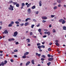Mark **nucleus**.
Segmentation results:
<instances>
[{
	"label": "nucleus",
	"instance_id": "f257e3e1",
	"mask_svg": "<svg viewBox=\"0 0 66 66\" xmlns=\"http://www.w3.org/2000/svg\"><path fill=\"white\" fill-rule=\"evenodd\" d=\"M59 22H62V24H64V23L66 22V21L63 19H60L59 20Z\"/></svg>",
	"mask_w": 66,
	"mask_h": 66
},
{
	"label": "nucleus",
	"instance_id": "f03ea898",
	"mask_svg": "<svg viewBox=\"0 0 66 66\" xmlns=\"http://www.w3.org/2000/svg\"><path fill=\"white\" fill-rule=\"evenodd\" d=\"M10 7L8 8V9L9 10H11V11H13L14 10L13 8L14 7L13 6H12V5H10Z\"/></svg>",
	"mask_w": 66,
	"mask_h": 66
},
{
	"label": "nucleus",
	"instance_id": "7ed1b4c3",
	"mask_svg": "<svg viewBox=\"0 0 66 66\" xmlns=\"http://www.w3.org/2000/svg\"><path fill=\"white\" fill-rule=\"evenodd\" d=\"M17 34H18V32L17 31H15L14 32L13 36L14 37H16L17 35Z\"/></svg>",
	"mask_w": 66,
	"mask_h": 66
},
{
	"label": "nucleus",
	"instance_id": "20e7f679",
	"mask_svg": "<svg viewBox=\"0 0 66 66\" xmlns=\"http://www.w3.org/2000/svg\"><path fill=\"white\" fill-rule=\"evenodd\" d=\"M44 33L45 34H47L48 36H49V35H50L51 34L50 32V31H45L44 32Z\"/></svg>",
	"mask_w": 66,
	"mask_h": 66
},
{
	"label": "nucleus",
	"instance_id": "39448f33",
	"mask_svg": "<svg viewBox=\"0 0 66 66\" xmlns=\"http://www.w3.org/2000/svg\"><path fill=\"white\" fill-rule=\"evenodd\" d=\"M4 62V63H3V62H2V66H4V65L6 64L7 63V61L6 60H5Z\"/></svg>",
	"mask_w": 66,
	"mask_h": 66
},
{
	"label": "nucleus",
	"instance_id": "423d86ee",
	"mask_svg": "<svg viewBox=\"0 0 66 66\" xmlns=\"http://www.w3.org/2000/svg\"><path fill=\"white\" fill-rule=\"evenodd\" d=\"M53 60V58L52 57H51L48 59V61H52Z\"/></svg>",
	"mask_w": 66,
	"mask_h": 66
},
{
	"label": "nucleus",
	"instance_id": "0eeeda50",
	"mask_svg": "<svg viewBox=\"0 0 66 66\" xmlns=\"http://www.w3.org/2000/svg\"><path fill=\"white\" fill-rule=\"evenodd\" d=\"M15 40V39L13 38H12L11 39H8V41L9 42H11V41H13Z\"/></svg>",
	"mask_w": 66,
	"mask_h": 66
},
{
	"label": "nucleus",
	"instance_id": "6e6552de",
	"mask_svg": "<svg viewBox=\"0 0 66 66\" xmlns=\"http://www.w3.org/2000/svg\"><path fill=\"white\" fill-rule=\"evenodd\" d=\"M4 33H5V34H8V31L6 30L4 32H3V34H4Z\"/></svg>",
	"mask_w": 66,
	"mask_h": 66
},
{
	"label": "nucleus",
	"instance_id": "1a4fd4ad",
	"mask_svg": "<svg viewBox=\"0 0 66 66\" xmlns=\"http://www.w3.org/2000/svg\"><path fill=\"white\" fill-rule=\"evenodd\" d=\"M36 55H37V56H38L39 57H40L41 55V54H38L37 53H36Z\"/></svg>",
	"mask_w": 66,
	"mask_h": 66
},
{
	"label": "nucleus",
	"instance_id": "9d476101",
	"mask_svg": "<svg viewBox=\"0 0 66 66\" xmlns=\"http://www.w3.org/2000/svg\"><path fill=\"white\" fill-rule=\"evenodd\" d=\"M42 18L44 20H46L47 19V18L46 16H43L42 17Z\"/></svg>",
	"mask_w": 66,
	"mask_h": 66
},
{
	"label": "nucleus",
	"instance_id": "9b49d317",
	"mask_svg": "<svg viewBox=\"0 0 66 66\" xmlns=\"http://www.w3.org/2000/svg\"><path fill=\"white\" fill-rule=\"evenodd\" d=\"M29 24H30V23H29V22H26L24 24V26H28V25H29Z\"/></svg>",
	"mask_w": 66,
	"mask_h": 66
},
{
	"label": "nucleus",
	"instance_id": "f8f14e48",
	"mask_svg": "<svg viewBox=\"0 0 66 66\" xmlns=\"http://www.w3.org/2000/svg\"><path fill=\"white\" fill-rule=\"evenodd\" d=\"M39 6H41L42 5V1H39Z\"/></svg>",
	"mask_w": 66,
	"mask_h": 66
},
{
	"label": "nucleus",
	"instance_id": "ddd939ff",
	"mask_svg": "<svg viewBox=\"0 0 66 66\" xmlns=\"http://www.w3.org/2000/svg\"><path fill=\"white\" fill-rule=\"evenodd\" d=\"M30 61L27 62L26 64V66H27V65H29V64H30Z\"/></svg>",
	"mask_w": 66,
	"mask_h": 66
},
{
	"label": "nucleus",
	"instance_id": "4468645a",
	"mask_svg": "<svg viewBox=\"0 0 66 66\" xmlns=\"http://www.w3.org/2000/svg\"><path fill=\"white\" fill-rule=\"evenodd\" d=\"M29 53V52H26V53H24V55H28Z\"/></svg>",
	"mask_w": 66,
	"mask_h": 66
},
{
	"label": "nucleus",
	"instance_id": "2eb2a0df",
	"mask_svg": "<svg viewBox=\"0 0 66 66\" xmlns=\"http://www.w3.org/2000/svg\"><path fill=\"white\" fill-rule=\"evenodd\" d=\"M31 63L32 64H34V60L33 59L31 60Z\"/></svg>",
	"mask_w": 66,
	"mask_h": 66
},
{
	"label": "nucleus",
	"instance_id": "dca6fc26",
	"mask_svg": "<svg viewBox=\"0 0 66 66\" xmlns=\"http://www.w3.org/2000/svg\"><path fill=\"white\" fill-rule=\"evenodd\" d=\"M57 2H58L59 3H60L62 2L60 0H57Z\"/></svg>",
	"mask_w": 66,
	"mask_h": 66
},
{
	"label": "nucleus",
	"instance_id": "f3484780",
	"mask_svg": "<svg viewBox=\"0 0 66 66\" xmlns=\"http://www.w3.org/2000/svg\"><path fill=\"white\" fill-rule=\"evenodd\" d=\"M36 7H35V6L34 5L32 7H31V9L32 10H33L34 9H35Z\"/></svg>",
	"mask_w": 66,
	"mask_h": 66
},
{
	"label": "nucleus",
	"instance_id": "a211bd4d",
	"mask_svg": "<svg viewBox=\"0 0 66 66\" xmlns=\"http://www.w3.org/2000/svg\"><path fill=\"white\" fill-rule=\"evenodd\" d=\"M28 12L29 13H31V9H28Z\"/></svg>",
	"mask_w": 66,
	"mask_h": 66
},
{
	"label": "nucleus",
	"instance_id": "6ab92c4d",
	"mask_svg": "<svg viewBox=\"0 0 66 66\" xmlns=\"http://www.w3.org/2000/svg\"><path fill=\"white\" fill-rule=\"evenodd\" d=\"M47 65L48 66H50V65L51 64V62H49L48 63H47Z\"/></svg>",
	"mask_w": 66,
	"mask_h": 66
},
{
	"label": "nucleus",
	"instance_id": "aec40b11",
	"mask_svg": "<svg viewBox=\"0 0 66 66\" xmlns=\"http://www.w3.org/2000/svg\"><path fill=\"white\" fill-rule=\"evenodd\" d=\"M38 48L39 49H40L42 48L41 46H38Z\"/></svg>",
	"mask_w": 66,
	"mask_h": 66
},
{
	"label": "nucleus",
	"instance_id": "412c9836",
	"mask_svg": "<svg viewBox=\"0 0 66 66\" xmlns=\"http://www.w3.org/2000/svg\"><path fill=\"white\" fill-rule=\"evenodd\" d=\"M63 30H66V26H64L63 27Z\"/></svg>",
	"mask_w": 66,
	"mask_h": 66
},
{
	"label": "nucleus",
	"instance_id": "4be33fe9",
	"mask_svg": "<svg viewBox=\"0 0 66 66\" xmlns=\"http://www.w3.org/2000/svg\"><path fill=\"white\" fill-rule=\"evenodd\" d=\"M26 40H28L27 42L28 43H30V39H26Z\"/></svg>",
	"mask_w": 66,
	"mask_h": 66
},
{
	"label": "nucleus",
	"instance_id": "5701e85b",
	"mask_svg": "<svg viewBox=\"0 0 66 66\" xmlns=\"http://www.w3.org/2000/svg\"><path fill=\"white\" fill-rule=\"evenodd\" d=\"M42 57H43V58H46V56L44 55H42L41 56Z\"/></svg>",
	"mask_w": 66,
	"mask_h": 66
},
{
	"label": "nucleus",
	"instance_id": "b1692460",
	"mask_svg": "<svg viewBox=\"0 0 66 66\" xmlns=\"http://www.w3.org/2000/svg\"><path fill=\"white\" fill-rule=\"evenodd\" d=\"M31 3H30L29 4H28L27 6V7H29L30 6V5H31Z\"/></svg>",
	"mask_w": 66,
	"mask_h": 66
},
{
	"label": "nucleus",
	"instance_id": "393cba45",
	"mask_svg": "<svg viewBox=\"0 0 66 66\" xmlns=\"http://www.w3.org/2000/svg\"><path fill=\"white\" fill-rule=\"evenodd\" d=\"M15 23L17 24H19V22H18V21H16L15 22Z\"/></svg>",
	"mask_w": 66,
	"mask_h": 66
},
{
	"label": "nucleus",
	"instance_id": "a878e982",
	"mask_svg": "<svg viewBox=\"0 0 66 66\" xmlns=\"http://www.w3.org/2000/svg\"><path fill=\"white\" fill-rule=\"evenodd\" d=\"M13 3L14 5H16L17 4V2H13Z\"/></svg>",
	"mask_w": 66,
	"mask_h": 66
},
{
	"label": "nucleus",
	"instance_id": "bb28decb",
	"mask_svg": "<svg viewBox=\"0 0 66 66\" xmlns=\"http://www.w3.org/2000/svg\"><path fill=\"white\" fill-rule=\"evenodd\" d=\"M13 2V1H10L8 3H12Z\"/></svg>",
	"mask_w": 66,
	"mask_h": 66
},
{
	"label": "nucleus",
	"instance_id": "cd10ccee",
	"mask_svg": "<svg viewBox=\"0 0 66 66\" xmlns=\"http://www.w3.org/2000/svg\"><path fill=\"white\" fill-rule=\"evenodd\" d=\"M57 8V7L56 6H55L54 7V10H56Z\"/></svg>",
	"mask_w": 66,
	"mask_h": 66
},
{
	"label": "nucleus",
	"instance_id": "c85d7f7f",
	"mask_svg": "<svg viewBox=\"0 0 66 66\" xmlns=\"http://www.w3.org/2000/svg\"><path fill=\"white\" fill-rule=\"evenodd\" d=\"M22 57L23 59H26V55H24L22 56Z\"/></svg>",
	"mask_w": 66,
	"mask_h": 66
},
{
	"label": "nucleus",
	"instance_id": "c756f323",
	"mask_svg": "<svg viewBox=\"0 0 66 66\" xmlns=\"http://www.w3.org/2000/svg\"><path fill=\"white\" fill-rule=\"evenodd\" d=\"M35 25L34 24H32L31 25V28L32 29V28H34V27Z\"/></svg>",
	"mask_w": 66,
	"mask_h": 66
},
{
	"label": "nucleus",
	"instance_id": "7c9ffc66",
	"mask_svg": "<svg viewBox=\"0 0 66 66\" xmlns=\"http://www.w3.org/2000/svg\"><path fill=\"white\" fill-rule=\"evenodd\" d=\"M28 20H30V19L28 18H27V19H26V20H25L26 22H27L28 21Z\"/></svg>",
	"mask_w": 66,
	"mask_h": 66
},
{
	"label": "nucleus",
	"instance_id": "2f4dec72",
	"mask_svg": "<svg viewBox=\"0 0 66 66\" xmlns=\"http://www.w3.org/2000/svg\"><path fill=\"white\" fill-rule=\"evenodd\" d=\"M12 26V25L11 23L9 24L8 25V27H11Z\"/></svg>",
	"mask_w": 66,
	"mask_h": 66
},
{
	"label": "nucleus",
	"instance_id": "473e14b6",
	"mask_svg": "<svg viewBox=\"0 0 66 66\" xmlns=\"http://www.w3.org/2000/svg\"><path fill=\"white\" fill-rule=\"evenodd\" d=\"M41 48H45V47L44 45H42L41 46Z\"/></svg>",
	"mask_w": 66,
	"mask_h": 66
},
{
	"label": "nucleus",
	"instance_id": "72a5a7b5",
	"mask_svg": "<svg viewBox=\"0 0 66 66\" xmlns=\"http://www.w3.org/2000/svg\"><path fill=\"white\" fill-rule=\"evenodd\" d=\"M55 44L57 46H59V45L58 43H55Z\"/></svg>",
	"mask_w": 66,
	"mask_h": 66
},
{
	"label": "nucleus",
	"instance_id": "f704fd0d",
	"mask_svg": "<svg viewBox=\"0 0 66 66\" xmlns=\"http://www.w3.org/2000/svg\"><path fill=\"white\" fill-rule=\"evenodd\" d=\"M48 51H51V49L50 48L48 49Z\"/></svg>",
	"mask_w": 66,
	"mask_h": 66
},
{
	"label": "nucleus",
	"instance_id": "c9c22d12",
	"mask_svg": "<svg viewBox=\"0 0 66 66\" xmlns=\"http://www.w3.org/2000/svg\"><path fill=\"white\" fill-rule=\"evenodd\" d=\"M16 7H19V4H16Z\"/></svg>",
	"mask_w": 66,
	"mask_h": 66
},
{
	"label": "nucleus",
	"instance_id": "e433bc0d",
	"mask_svg": "<svg viewBox=\"0 0 66 66\" xmlns=\"http://www.w3.org/2000/svg\"><path fill=\"white\" fill-rule=\"evenodd\" d=\"M25 5V4L24 3H22V6H24Z\"/></svg>",
	"mask_w": 66,
	"mask_h": 66
},
{
	"label": "nucleus",
	"instance_id": "4c0bfd02",
	"mask_svg": "<svg viewBox=\"0 0 66 66\" xmlns=\"http://www.w3.org/2000/svg\"><path fill=\"white\" fill-rule=\"evenodd\" d=\"M38 31L39 32H41V31H42V29H39L38 30Z\"/></svg>",
	"mask_w": 66,
	"mask_h": 66
},
{
	"label": "nucleus",
	"instance_id": "58836bf2",
	"mask_svg": "<svg viewBox=\"0 0 66 66\" xmlns=\"http://www.w3.org/2000/svg\"><path fill=\"white\" fill-rule=\"evenodd\" d=\"M47 56L48 57H51V55H50V54H48L47 55Z\"/></svg>",
	"mask_w": 66,
	"mask_h": 66
},
{
	"label": "nucleus",
	"instance_id": "ea45409f",
	"mask_svg": "<svg viewBox=\"0 0 66 66\" xmlns=\"http://www.w3.org/2000/svg\"><path fill=\"white\" fill-rule=\"evenodd\" d=\"M41 61H43L45 60V59L43 58H41Z\"/></svg>",
	"mask_w": 66,
	"mask_h": 66
},
{
	"label": "nucleus",
	"instance_id": "a19ab883",
	"mask_svg": "<svg viewBox=\"0 0 66 66\" xmlns=\"http://www.w3.org/2000/svg\"><path fill=\"white\" fill-rule=\"evenodd\" d=\"M53 33H55V30L54 29H53Z\"/></svg>",
	"mask_w": 66,
	"mask_h": 66
},
{
	"label": "nucleus",
	"instance_id": "79ce46f5",
	"mask_svg": "<svg viewBox=\"0 0 66 66\" xmlns=\"http://www.w3.org/2000/svg\"><path fill=\"white\" fill-rule=\"evenodd\" d=\"M14 22L12 21L11 22V24H14Z\"/></svg>",
	"mask_w": 66,
	"mask_h": 66
},
{
	"label": "nucleus",
	"instance_id": "37998d69",
	"mask_svg": "<svg viewBox=\"0 0 66 66\" xmlns=\"http://www.w3.org/2000/svg\"><path fill=\"white\" fill-rule=\"evenodd\" d=\"M54 16H55V15H51V17L52 18H53V17H54Z\"/></svg>",
	"mask_w": 66,
	"mask_h": 66
},
{
	"label": "nucleus",
	"instance_id": "c03bdc74",
	"mask_svg": "<svg viewBox=\"0 0 66 66\" xmlns=\"http://www.w3.org/2000/svg\"><path fill=\"white\" fill-rule=\"evenodd\" d=\"M55 43H59V41L58 40H56L55 41Z\"/></svg>",
	"mask_w": 66,
	"mask_h": 66
},
{
	"label": "nucleus",
	"instance_id": "a18cd8bd",
	"mask_svg": "<svg viewBox=\"0 0 66 66\" xmlns=\"http://www.w3.org/2000/svg\"><path fill=\"white\" fill-rule=\"evenodd\" d=\"M30 35H33V33L32 32H30Z\"/></svg>",
	"mask_w": 66,
	"mask_h": 66
},
{
	"label": "nucleus",
	"instance_id": "49530a36",
	"mask_svg": "<svg viewBox=\"0 0 66 66\" xmlns=\"http://www.w3.org/2000/svg\"><path fill=\"white\" fill-rule=\"evenodd\" d=\"M46 21L45 20H43L42 21V22H43V23H45V22H46Z\"/></svg>",
	"mask_w": 66,
	"mask_h": 66
},
{
	"label": "nucleus",
	"instance_id": "de8ad7c7",
	"mask_svg": "<svg viewBox=\"0 0 66 66\" xmlns=\"http://www.w3.org/2000/svg\"><path fill=\"white\" fill-rule=\"evenodd\" d=\"M58 6L59 7H61V4H59L58 5Z\"/></svg>",
	"mask_w": 66,
	"mask_h": 66
},
{
	"label": "nucleus",
	"instance_id": "09e8293b",
	"mask_svg": "<svg viewBox=\"0 0 66 66\" xmlns=\"http://www.w3.org/2000/svg\"><path fill=\"white\" fill-rule=\"evenodd\" d=\"M14 52H17L18 51V50H14Z\"/></svg>",
	"mask_w": 66,
	"mask_h": 66
},
{
	"label": "nucleus",
	"instance_id": "8fccbe9b",
	"mask_svg": "<svg viewBox=\"0 0 66 66\" xmlns=\"http://www.w3.org/2000/svg\"><path fill=\"white\" fill-rule=\"evenodd\" d=\"M39 26H40V24L39 23L37 26V27H39Z\"/></svg>",
	"mask_w": 66,
	"mask_h": 66
},
{
	"label": "nucleus",
	"instance_id": "3c124183",
	"mask_svg": "<svg viewBox=\"0 0 66 66\" xmlns=\"http://www.w3.org/2000/svg\"><path fill=\"white\" fill-rule=\"evenodd\" d=\"M40 43H38L37 44V46H40Z\"/></svg>",
	"mask_w": 66,
	"mask_h": 66
},
{
	"label": "nucleus",
	"instance_id": "603ef678",
	"mask_svg": "<svg viewBox=\"0 0 66 66\" xmlns=\"http://www.w3.org/2000/svg\"><path fill=\"white\" fill-rule=\"evenodd\" d=\"M0 23L1 24V25L2 26V21H1L0 22Z\"/></svg>",
	"mask_w": 66,
	"mask_h": 66
},
{
	"label": "nucleus",
	"instance_id": "864d4df0",
	"mask_svg": "<svg viewBox=\"0 0 66 66\" xmlns=\"http://www.w3.org/2000/svg\"><path fill=\"white\" fill-rule=\"evenodd\" d=\"M23 25H24V24L23 23L20 24V26H23Z\"/></svg>",
	"mask_w": 66,
	"mask_h": 66
},
{
	"label": "nucleus",
	"instance_id": "5fc2aeb1",
	"mask_svg": "<svg viewBox=\"0 0 66 66\" xmlns=\"http://www.w3.org/2000/svg\"><path fill=\"white\" fill-rule=\"evenodd\" d=\"M14 57H17V56L16 55H14Z\"/></svg>",
	"mask_w": 66,
	"mask_h": 66
},
{
	"label": "nucleus",
	"instance_id": "6e6d98bb",
	"mask_svg": "<svg viewBox=\"0 0 66 66\" xmlns=\"http://www.w3.org/2000/svg\"><path fill=\"white\" fill-rule=\"evenodd\" d=\"M47 37V36L46 35H45L43 36V38H45V37Z\"/></svg>",
	"mask_w": 66,
	"mask_h": 66
},
{
	"label": "nucleus",
	"instance_id": "4d7b16f0",
	"mask_svg": "<svg viewBox=\"0 0 66 66\" xmlns=\"http://www.w3.org/2000/svg\"><path fill=\"white\" fill-rule=\"evenodd\" d=\"M10 61H11V62H14V61L13 60V59H11L10 60Z\"/></svg>",
	"mask_w": 66,
	"mask_h": 66
},
{
	"label": "nucleus",
	"instance_id": "13d9d810",
	"mask_svg": "<svg viewBox=\"0 0 66 66\" xmlns=\"http://www.w3.org/2000/svg\"><path fill=\"white\" fill-rule=\"evenodd\" d=\"M19 44V43H18V42H16L15 44L16 45H18Z\"/></svg>",
	"mask_w": 66,
	"mask_h": 66
},
{
	"label": "nucleus",
	"instance_id": "bf43d9fd",
	"mask_svg": "<svg viewBox=\"0 0 66 66\" xmlns=\"http://www.w3.org/2000/svg\"><path fill=\"white\" fill-rule=\"evenodd\" d=\"M38 14V11H37L36 12V14Z\"/></svg>",
	"mask_w": 66,
	"mask_h": 66
},
{
	"label": "nucleus",
	"instance_id": "052dcab7",
	"mask_svg": "<svg viewBox=\"0 0 66 66\" xmlns=\"http://www.w3.org/2000/svg\"><path fill=\"white\" fill-rule=\"evenodd\" d=\"M51 27H52L51 25V24L49 26V28H51Z\"/></svg>",
	"mask_w": 66,
	"mask_h": 66
},
{
	"label": "nucleus",
	"instance_id": "680f3d73",
	"mask_svg": "<svg viewBox=\"0 0 66 66\" xmlns=\"http://www.w3.org/2000/svg\"><path fill=\"white\" fill-rule=\"evenodd\" d=\"M18 21H21V20L20 19H18Z\"/></svg>",
	"mask_w": 66,
	"mask_h": 66
},
{
	"label": "nucleus",
	"instance_id": "e2e57ef3",
	"mask_svg": "<svg viewBox=\"0 0 66 66\" xmlns=\"http://www.w3.org/2000/svg\"><path fill=\"white\" fill-rule=\"evenodd\" d=\"M0 53H3V51H0Z\"/></svg>",
	"mask_w": 66,
	"mask_h": 66
},
{
	"label": "nucleus",
	"instance_id": "0e129e2a",
	"mask_svg": "<svg viewBox=\"0 0 66 66\" xmlns=\"http://www.w3.org/2000/svg\"><path fill=\"white\" fill-rule=\"evenodd\" d=\"M29 4H28V3H26V5H28Z\"/></svg>",
	"mask_w": 66,
	"mask_h": 66
},
{
	"label": "nucleus",
	"instance_id": "69168bd1",
	"mask_svg": "<svg viewBox=\"0 0 66 66\" xmlns=\"http://www.w3.org/2000/svg\"><path fill=\"white\" fill-rule=\"evenodd\" d=\"M63 6L64 7H66V5H64Z\"/></svg>",
	"mask_w": 66,
	"mask_h": 66
},
{
	"label": "nucleus",
	"instance_id": "338daca9",
	"mask_svg": "<svg viewBox=\"0 0 66 66\" xmlns=\"http://www.w3.org/2000/svg\"><path fill=\"white\" fill-rule=\"evenodd\" d=\"M39 52H42V50H39Z\"/></svg>",
	"mask_w": 66,
	"mask_h": 66
},
{
	"label": "nucleus",
	"instance_id": "774afa93",
	"mask_svg": "<svg viewBox=\"0 0 66 66\" xmlns=\"http://www.w3.org/2000/svg\"><path fill=\"white\" fill-rule=\"evenodd\" d=\"M52 43H51L49 44V45H52Z\"/></svg>",
	"mask_w": 66,
	"mask_h": 66
}]
</instances>
